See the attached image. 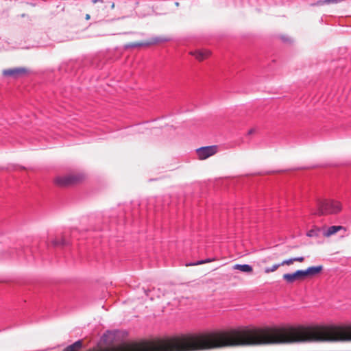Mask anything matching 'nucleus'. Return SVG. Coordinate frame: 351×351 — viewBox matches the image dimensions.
I'll return each instance as SVG.
<instances>
[{
  "label": "nucleus",
  "instance_id": "1",
  "mask_svg": "<svg viewBox=\"0 0 351 351\" xmlns=\"http://www.w3.org/2000/svg\"><path fill=\"white\" fill-rule=\"evenodd\" d=\"M318 215L337 214L342 210L341 202L335 199H319L317 202Z\"/></svg>",
  "mask_w": 351,
  "mask_h": 351
},
{
  "label": "nucleus",
  "instance_id": "2",
  "mask_svg": "<svg viewBox=\"0 0 351 351\" xmlns=\"http://www.w3.org/2000/svg\"><path fill=\"white\" fill-rule=\"evenodd\" d=\"M218 151L217 145L206 146L197 148L196 153L199 160H205L213 155Z\"/></svg>",
  "mask_w": 351,
  "mask_h": 351
},
{
  "label": "nucleus",
  "instance_id": "3",
  "mask_svg": "<svg viewBox=\"0 0 351 351\" xmlns=\"http://www.w3.org/2000/svg\"><path fill=\"white\" fill-rule=\"evenodd\" d=\"M82 178L80 176H65L56 178V184L60 186H66L79 182Z\"/></svg>",
  "mask_w": 351,
  "mask_h": 351
},
{
  "label": "nucleus",
  "instance_id": "4",
  "mask_svg": "<svg viewBox=\"0 0 351 351\" xmlns=\"http://www.w3.org/2000/svg\"><path fill=\"white\" fill-rule=\"evenodd\" d=\"M305 277L304 270H298L293 274H285L283 275V279L288 283H292L295 280H301Z\"/></svg>",
  "mask_w": 351,
  "mask_h": 351
},
{
  "label": "nucleus",
  "instance_id": "5",
  "mask_svg": "<svg viewBox=\"0 0 351 351\" xmlns=\"http://www.w3.org/2000/svg\"><path fill=\"white\" fill-rule=\"evenodd\" d=\"M27 72V70L24 68H14L3 70V74L5 76H11L16 77L22 74Z\"/></svg>",
  "mask_w": 351,
  "mask_h": 351
},
{
  "label": "nucleus",
  "instance_id": "6",
  "mask_svg": "<svg viewBox=\"0 0 351 351\" xmlns=\"http://www.w3.org/2000/svg\"><path fill=\"white\" fill-rule=\"evenodd\" d=\"M190 54L194 56L197 60L202 61L209 57L210 52L207 49H198L191 51Z\"/></svg>",
  "mask_w": 351,
  "mask_h": 351
},
{
  "label": "nucleus",
  "instance_id": "7",
  "mask_svg": "<svg viewBox=\"0 0 351 351\" xmlns=\"http://www.w3.org/2000/svg\"><path fill=\"white\" fill-rule=\"evenodd\" d=\"M341 230L346 231V228L342 226H332L324 230L323 232V235L325 237H329Z\"/></svg>",
  "mask_w": 351,
  "mask_h": 351
},
{
  "label": "nucleus",
  "instance_id": "8",
  "mask_svg": "<svg viewBox=\"0 0 351 351\" xmlns=\"http://www.w3.org/2000/svg\"><path fill=\"white\" fill-rule=\"evenodd\" d=\"M323 269L322 265L313 266L307 268L306 270H304L305 276H315L319 274Z\"/></svg>",
  "mask_w": 351,
  "mask_h": 351
},
{
  "label": "nucleus",
  "instance_id": "9",
  "mask_svg": "<svg viewBox=\"0 0 351 351\" xmlns=\"http://www.w3.org/2000/svg\"><path fill=\"white\" fill-rule=\"evenodd\" d=\"M233 268L245 273H251L253 271L252 267L248 264H236L233 266Z\"/></svg>",
  "mask_w": 351,
  "mask_h": 351
},
{
  "label": "nucleus",
  "instance_id": "10",
  "mask_svg": "<svg viewBox=\"0 0 351 351\" xmlns=\"http://www.w3.org/2000/svg\"><path fill=\"white\" fill-rule=\"evenodd\" d=\"M217 259L215 258H206V259H204V260L198 261L197 262L187 263V264H186V266L199 265H202V264H204V263H211V262L215 261Z\"/></svg>",
  "mask_w": 351,
  "mask_h": 351
},
{
  "label": "nucleus",
  "instance_id": "11",
  "mask_svg": "<svg viewBox=\"0 0 351 351\" xmlns=\"http://www.w3.org/2000/svg\"><path fill=\"white\" fill-rule=\"evenodd\" d=\"M152 43H130L126 45V47H143V46H148L151 45Z\"/></svg>",
  "mask_w": 351,
  "mask_h": 351
},
{
  "label": "nucleus",
  "instance_id": "12",
  "mask_svg": "<svg viewBox=\"0 0 351 351\" xmlns=\"http://www.w3.org/2000/svg\"><path fill=\"white\" fill-rule=\"evenodd\" d=\"M280 266V263L275 264L272 267H267L265 268V273L269 274L271 272H274L278 269V268Z\"/></svg>",
  "mask_w": 351,
  "mask_h": 351
},
{
  "label": "nucleus",
  "instance_id": "13",
  "mask_svg": "<svg viewBox=\"0 0 351 351\" xmlns=\"http://www.w3.org/2000/svg\"><path fill=\"white\" fill-rule=\"evenodd\" d=\"M318 231L319 230H311L309 231H308L306 235L308 237H317L318 235Z\"/></svg>",
  "mask_w": 351,
  "mask_h": 351
},
{
  "label": "nucleus",
  "instance_id": "14",
  "mask_svg": "<svg viewBox=\"0 0 351 351\" xmlns=\"http://www.w3.org/2000/svg\"><path fill=\"white\" fill-rule=\"evenodd\" d=\"M293 262H294L293 258H291L284 260L282 263H280V266H283L285 265H289L292 264Z\"/></svg>",
  "mask_w": 351,
  "mask_h": 351
},
{
  "label": "nucleus",
  "instance_id": "15",
  "mask_svg": "<svg viewBox=\"0 0 351 351\" xmlns=\"http://www.w3.org/2000/svg\"><path fill=\"white\" fill-rule=\"evenodd\" d=\"M52 244L53 245H64L65 244V241L64 240H62L61 242L57 241V240H53L52 241Z\"/></svg>",
  "mask_w": 351,
  "mask_h": 351
},
{
  "label": "nucleus",
  "instance_id": "16",
  "mask_svg": "<svg viewBox=\"0 0 351 351\" xmlns=\"http://www.w3.org/2000/svg\"><path fill=\"white\" fill-rule=\"evenodd\" d=\"M294 262H303L304 260V258L303 256H299V257H295L293 258Z\"/></svg>",
  "mask_w": 351,
  "mask_h": 351
},
{
  "label": "nucleus",
  "instance_id": "17",
  "mask_svg": "<svg viewBox=\"0 0 351 351\" xmlns=\"http://www.w3.org/2000/svg\"><path fill=\"white\" fill-rule=\"evenodd\" d=\"M103 2H104V1H103V0H92V3H93V4H95V3H103Z\"/></svg>",
  "mask_w": 351,
  "mask_h": 351
},
{
  "label": "nucleus",
  "instance_id": "18",
  "mask_svg": "<svg viewBox=\"0 0 351 351\" xmlns=\"http://www.w3.org/2000/svg\"><path fill=\"white\" fill-rule=\"evenodd\" d=\"M254 132H255V130H254V129H250V130L247 132V134H248V135H251V134H252Z\"/></svg>",
  "mask_w": 351,
  "mask_h": 351
},
{
  "label": "nucleus",
  "instance_id": "19",
  "mask_svg": "<svg viewBox=\"0 0 351 351\" xmlns=\"http://www.w3.org/2000/svg\"><path fill=\"white\" fill-rule=\"evenodd\" d=\"M90 14H86V16H85V19H86V20H89V19H90Z\"/></svg>",
  "mask_w": 351,
  "mask_h": 351
},
{
  "label": "nucleus",
  "instance_id": "20",
  "mask_svg": "<svg viewBox=\"0 0 351 351\" xmlns=\"http://www.w3.org/2000/svg\"><path fill=\"white\" fill-rule=\"evenodd\" d=\"M110 7H111L112 9H113L114 8V3H112Z\"/></svg>",
  "mask_w": 351,
  "mask_h": 351
}]
</instances>
